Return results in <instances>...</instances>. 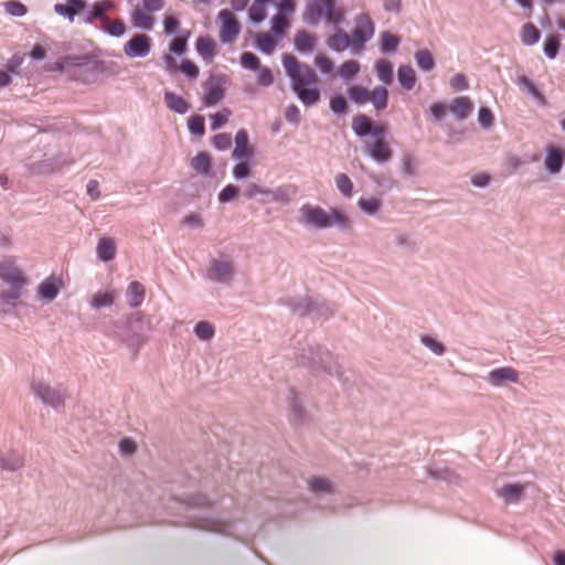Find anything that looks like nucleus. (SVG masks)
Masks as SVG:
<instances>
[{"label": "nucleus", "instance_id": "nucleus-2", "mask_svg": "<svg viewBox=\"0 0 565 565\" xmlns=\"http://www.w3.org/2000/svg\"><path fill=\"white\" fill-rule=\"evenodd\" d=\"M296 361L299 365L310 369L315 373H327L341 379L342 372L331 353L320 345L305 343L296 349Z\"/></svg>", "mask_w": 565, "mask_h": 565}, {"label": "nucleus", "instance_id": "nucleus-34", "mask_svg": "<svg viewBox=\"0 0 565 565\" xmlns=\"http://www.w3.org/2000/svg\"><path fill=\"white\" fill-rule=\"evenodd\" d=\"M113 8L110 1L104 0L93 4L90 12H87L84 17V22L87 24L93 23L94 20H99L106 12Z\"/></svg>", "mask_w": 565, "mask_h": 565}, {"label": "nucleus", "instance_id": "nucleus-25", "mask_svg": "<svg viewBox=\"0 0 565 565\" xmlns=\"http://www.w3.org/2000/svg\"><path fill=\"white\" fill-rule=\"evenodd\" d=\"M289 305L292 311L299 316H305L313 311L318 312L321 309L317 301L307 297L294 299Z\"/></svg>", "mask_w": 565, "mask_h": 565}, {"label": "nucleus", "instance_id": "nucleus-31", "mask_svg": "<svg viewBox=\"0 0 565 565\" xmlns=\"http://www.w3.org/2000/svg\"><path fill=\"white\" fill-rule=\"evenodd\" d=\"M294 194L295 191L290 185H281L276 189H267V192L265 193V195L269 196L271 202L281 204H289Z\"/></svg>", "mask_w": 565, "mask_h": 565}, {"label": "nucleus", "instance_id": "nucleus-16", "mask_svg": "<svg viewBox=\"0 0 565 565\" xmlns=\"http://www.w3.org/2000/svg\"><path fill=\"white\" fill-rule=\"evenodd\" d=\"M565 160V152L557 147L550 146L546 148V156L544 159V168L550 174H557L561 172Z\"/></svg>", "mask_w": 565, "mask_h": 565}, {"label": "nucleus", "instance_id": "nucleus-33", "mask_svg": "<svg viewBox=\"0 0 565 565\" xmlns=\"http://www.w3.org/2000/svg\"><path fill=\"white\" fill-rule=\"evenodd\" d=\"M315 41L313 35L306 30H301L295 36V47L300 53H309L315 47Z\"/></svg>", "mask_w": 565, "mask_h": 565}, {"label": "nucleus", "instance_id": "nucleus-4", "mask_svg": "<svg viewBox=\"0 0 565 565\" xmlns=\"http://www.w3.org/2000/svg\"><path fill=\"white\" fill-rule=\"evenodd\" d=\"M0 280L7 285L6 289L0 290V300L6 305L15 306L23 296L28 278L13 260L8 258L0 263Z\"/></svg>", "mask_w": 565, "mask_h": 565}, {"label": "nucleus", "instance_id": "nucleus-39", "mask_svg": "<svg viewBox=\"0 0 565 565\" xmlns=\"http://www.w3.org/2000/svg\"><path fill=\"white\" fill-rule=\"evenodd\" d=\"M193 332L199 340L210 342L215 335V328L209 321H199L195 323Z\"/></svg>", "mask_w": 565, "mask_h": 565}, {"label": "nucleus", "instance_id": "nucleus-38", "mask_svg": "<svg viewBox=\"0 0 565 565\" xmlns=\"http://www.w3.org/2000/svg\"><path fill=\"white\" fill-rule=\"evenodd\" d=\"M191 168L199 174L206 175L211 170V158L206 152H199L191 160Z\"/></svg>", "mask_w": 565, "mask_h": 565}, {"label": "nucleus", "instance_id": "nucleus-32", "mask_svg": "<svg viewBox=\"0 0 565 565\" xmlns=\"http://www.w3.org/2000/svg\"><path fill=\"white\" fill-rule=\"evenodd\" d=\"M116 255V245L113 238L103 237L99 239L97 245V256L103 262H109L114 259Z\"/></svg>", "mask_w": 565, "mask_h": 565}, {"label": "nucleus", "instance_id": "nucleus-5", "mask_svg": "<svg viewBox=\"0 0 565 565\" xmlns=\"http://www.w3.org/2000/svg\"><path fill=\"white\" fill-rule=\"evenodd\" d=\"M354 30L351 41L353 43V55H361L365 44L370 42L375 33V25L369 13H360L354 18Z\"/></svg>", "mask_w": 565, "mask_h": 565}, {"label": "nucleus", "instance_id": "nucleus-57", "mask_svg": "<svg viewBox=\"0 0 565 565\" xmlns=\"http://www.w3.org/2000/svg\"><path fill=\"white\" fill-rule=\"evenodd\" d=\"M212 145L220 151L227 150L232 145V137L230 134H217L212 138Z\"/></svg>", "mask_w": 565, "mask_h": 565}, {"label": "nucleus", "instance_id": "nucleus-29", "mask_svg": "<svg viewBox=\"0 0 565 565\" xmlns=\"http://www.w3.org/2000/svg\"><path fill=\"white\" fill-rule=\"evenodd\" d=\"M289 403V418L294 424H299L305 420V409L300 399L295 391H290L288 395Z\"/></svg>", "mask_w": 565, "mask_h": 565}, {"label": "nucleus", "instance_id": "nucleus-7", "mask_svg": "<svg viewBox=\"0 0 565 565\" xmlns=\"http://www.w3.org/2000/svg\"><path fill=\"white\" fill-rule=\"evenodd\" d=\"M151 46L152 40L149 35L137 33L125 43L124 53L129 58H143L150 53Z\"/></svg>", "mask_w": 565, "mask_h": 565}, {"label": "nucleus", "instance_id": "nucleus-46", "mask_svg": "<svg viewBox=\"0 0 565 565\" xmlns=\"http://www.w3.org/2000/svg\"><path fill=\"white\" fill-rule=\"evenodd\" d=\"M377 77L384 84H391L393 81V66L386 60H379L375 65Z\"/></svg>", "mask_w": 565, "mask_h": 565}, {"label": "nucleus", "instance_id": "nucleus-35", "mask_svg": "<svg viewBox=\"0 0 565 565\" xmlns=\"http://www.w3.org/2000/svg\"><path fill=\"white\" fill-rule=\"evenodd\" d=\"M397 78L401 86L406 90H411L415 86L416 74L409 65H401L398 67Z\"/></svg>", "mask_w": 565, "mask_h": 565}, {"label": "nucleus", "instance_id": "nucleus-21", "mask_svg": "<svg viewBox=\"0 0 565 565\" xmlns=\"http://www.w3.org/2000/svg\"><path fill=\"white\" fill-rule=\"evenodd\" d=\"M449 110L458 120L467 119L473 110V104L467 96H460L452 99Z\"/></svg>", "mask_w": 565, "mask_h": 565}, {"label": "nucleus", "instance_id": "nucleus-23", "mask_svg": "<svg viewBox=\"0 0 565 565\" xmlns=\"http://www.w3.org/2000/svg\"><path fill=\"white\" fill-rule=\"evenodd\" d=\"M321 0H308L302 15L303 21L309 25H317L323 19Z\"/></svg>", "mask_w": 565, "mask_h": 565}, {"label": "nucleus", "instance_id": "nucleus-1", "mask_svg": "<svg viewBox=\"0 0 565 565\" xmlns=\"http://www.w3.org/2000/svg\"><path fill=\"white\" fill-rule=\"evenodd\" d=\"M282 65L291 81V88L306 107H311L320 100L317 88L318 76L316 72L291 54L282 55Z\"/></svg>", "mask_w": 565, "mask_h": 565}, {"label": "nucleus", "instance_id": "nucleus-44", "mask_svg": "<svg viewBox=\"0 0 565 565\" xmlns=\"http://www.w3.org/2000/svg\"><path fill=\"white\" fill-rule=\"evenodd\" d=\"M541 33L533 23H525L521 31V41L524 45H534L539 42Z\"/></svg>", "mask_w": 565, "mask_h": 565}, {"label": "nucleus", "instance_id": "nucleus-63", "mask_svg": "<svg viewBox=\"0 0 565 565\" xmlns=\"http://www.w3.org/2000/svg\"><path fill=\"white\" fill-rule=\"evenodd\" d=\"M315 64L323 74H331L334 68L333 62L328 56L321 54L317 55Z\"/></svg>", "mask_w": 565, "mask_h": 565}, {"label": "nucleus", "instance_id": "nucleus-53", "mask_svg": "<svg viewBox=\"0 0 565 565\" xmlns=\"http://www.w3.org/2000/svg\"><path fill=\"white\" fill-rule=\"evenodd\" d=\"M359 71H360V64L354 60H350V61L344 62L340 66L339 75L342 78L350 79L353 76H355L359 73Z\"/></svg>", "mask_w": 565, "mask_h": 565}, {"label": "nucleus", "instance_id": "nucleus-14", "mask_svg": "<svg viewBox=\"0 0 565 565\" xmlns=\"http://www.w3.org/2000/svg\"><path fill=\"white\" fill-rule=\"evenodd\" d=\"M364 151L377 163H385L392 158V150L386 140L366 142Z\"/></svg>", "mask_w": 565, "mask_h": 565}, {"label": "nucleus", "instance_id": "nucleus-20", "mask_svg": "<svg viewBox=\"0 0 565 565\" xmlns=\"http://www.w3.org/2000/svg\"><path fill=\"white\" fill-rule=\"evenodd\" d=\"M86 8L84 0H67L66 3H56L54 6V12L58 15L64 17L70 22H73L75 15Z\"/></svg>", "mask_w": 565, "mask_h": 565}, {"label": "nucleus", "instance_id": "nucleus-11", "mask_svg": "<svg viewBox=\"0 0 565 565\" xmlns=\"http://www.w3.org/2000/svg\"><path fill=\"white\" fill-rule=\"evenodd\" d=\"M32 391L45 405L58 408L63 404V396L61 393L44 382L40 381L33 383Z\"/></svg>", "mask_w": 565, "mask_h": 565}, {"label": "nucleus", "instance_id": "nucleus-62", "mask_svg": "<svg viewBox=\"0 0 565 565\" xmlns=\"http://www.w3.org/2000/svg\"><path fill=\"white\" fill-rule=\"evenodd\" d=\"M231 111L228 109H223L217 111L216 114L211 116V129L217 130L220 129L228 119Z\"/></svg>", "mask_w": 565, "mask_h": 565}, {"label": "nucleus", "instance_id": "nucleus-12", "mask_svg": "<svg viewBox=\"0 0 565 565\" xmlns=\"http://www.w3.org/2000/svg\"><path fill=\"white\" fill-rule=\"evenodd\" d=\"M92 61L88 55H68L61 58L60 62L56 63L57 67L62 71L71 73L74 70L73 74L77 72H82L85 70L94 71L95 67H90Z\"/></svg>", "mask_w": 565, "mask_h": 565}, {"label": "nucleus", "instance_id": "nucleus-41", "mask_svg": "<svg viewBox=\"0 0 565 565\" xmlns=\"http://www.w3.org/2000/svg\"><path fill=\"white\" fill-rule=\"evenodd\" d=\"M358 207L366 215L374 216L382 207V201L376 198H360Z\"/></svg>", "mask_w": 565, "mask_h": 565}, {"label": "nucleus", "instance_id": "nucleus-40", "mask_svg": "<svg viewBox=\"0 0 565 565\" xmlns=\"http://www.w3.org/2000/svg\"><path fill=\"white\" fill-rule=\"evenodd\" d=\"M399 45V39L390 31H384L380 35V51L383 54L394 52Z\"/></svg>", "mask_w": 565, "mask_h": 565}, {"label": "nucleus", "instance_id": "nucleus-47", "mask_svg": "<svg viewBox=\"0 0 565 565\" xmlns=\"http://www.w3.org/2000/svg\"><path fill=\"white\" fill-rule=\"evenodd\" d=\"M335 186L344 198H351L353 194V183L345 173H339L334 178Z\"/></svg>", "mask_w": 565, "mask_h": 565}, {"label": "nucleus", "instance_id": "nucleus-6", "mask_svg": "<svg viewBox=\"0 0 565 565\" xmlns=\"http://www.w3.org/2000/svg\"><path fill=\"white\" fill-rule=\"evenodd\" d=\"M235 276V265L230 259H212L206 269V279L222 285H230Z\"/></svg>", "mask_w": 565, "mask_h": 565}, {"label": "nucleus", "instance_id": "nucleus-49", "mask_svg": "<svg viewBox=\"0 0 565 565\" xmlns=\"http://www.w3.org/2000/svg\"><path fill=\"white\" fill-rule=\"evenodd\" d=\"M420 343L438 356L444 355L446 352L445 345L430 335H422Z\"/></svg>", "mask_w": 565, "mask_h": 565}, {"label": "nucleus", "instance_id": "nucleus-10", "mask_svg": "<svg viewBox=\"0 0 565 565\" xmlns=\"http://www.w3.org/2000/svg\"><path fill=\"white\" fill-rule=\"evenodd\" d=\"M484 380L491 386L501 387L509 383H518L519 372L511 366H502L490 371Z\"/></svg>", "mask_w": 565, "mask_h": 565}, {"label": "nucleus", "instance_id": "nucleus-58", "mask_svg": "<svg viewBox=\"0 0 565 565\" xmlns=\"http://www.w3.org/2000/svg\"><path fill=\"white\" fill-rule=\"evenodd\" d=\"M239 189L234 184H227L220 193L218 201L221 203H228L237 198Z\"/></svg>", "mask_w": 565, "mask_h": 565}, {"label": "nucleus", "instance_id": "nucleus-51", "mask_svg": "<svg viewBox=\"0 0 565 565\" xmlns=\"http://www.w3.org/2000/svg\"><path fill=\"white\" fill-rule=\"evenodd\" d=\"M3 7L6 13L11 17H23L28 12L26 7L18 0L6 1Z\"/></svg>", "mask_w": 565, "mask_h": 565}, {"label": "nucleus", "instance_id": "nucleus-45", "mask_svg": "<svg viewBox=\"0 0 565 565\" xmlns=\"http://www.w3.org/2000/svg\"><path fill=\"white\" fill-rule=\"evenodd\" d=\"M224 97L223 89L218 85L207 83L205 86L204 103L206 106L216 105Z\"/></svg>", "mask_w": 565, "mask_h": 565}, {"label": "nucleus", "instance_id": "nucleus-19", "mask_svg": "<svg viewBox=\"0 0 565 565\" xmlns=\"http://www.w3.org/2000/svg\"><path fill=\"white\" fill-rule=\"evenodd\" d=\"M525 487L519 483H510L497 490V495L507 504L519 503L524 497Z\"/></svg>", "mask_w": 565, "mask_h": 565}, {"label": "nucleus", "instance_id": "nucleus-27", "mask_svg": "<svg viewBox=\"0 0 565 565\" xmlns=\"http://www.w3.org/2000/svg\"><path fill=\"white\" fill-rule=\"evenodd\" d=\"M515 84L520 87V89L532 95L533 98L542 106L546 104L545 96L536 88L534 83L526 77L525 75H520L515 78Z\"/></svg>", "mask_w": 565, "mask_h": 565}, {"label": "nucleus", "instance_id": "nucleus-9", "mask_svg": "<svg viewBox=\"0 0 565 565\" xmlns=\"http://www.w3.org/2000/svg\"><path fill=\"white\" fill-rule=\"evenodd\" d=\"M190 518L193 519L191 522V526L193 527L226 535L232 534L233 524L227 521L203 515H190Z\"/></svg>", "mask_w": 565, "mask_h": 565}, {"label": "nucleus", "instance_id": "nucleus-3", "mask_svg": "<svg viewBox=\"0 0 565 565\" xmlns=\"http://www.w3.org/2000/svg\"><path fill=\"white\" fill-rule=\"evenodd\" d=\"M299 222L308 228L323 230L335 226L347 230L351 226L350 218L337 209L324 210L307 203L299 209Z\"/></svg>", "mask_w": 565, "mask_h": 565}, {"label": "nucleus", "instance_id": "nucleus-64", "mask_svg": "<svg viewBox=\"0 0 565 565\" xmlns=\"http://www.w3.org/2000/svg\"><path fill=\"white\" fill-rule=\"evenodd\" d=\"M478 121L483 129L490 128L493 125L492 111L487 107H481L478 114Z\"/></svg>", "mask_w": 565, "mask_h": 565}, {"label": "nucleus", "instance_id": "nucleus-8", "mask_svg": "<svg viewBox=\"0 0 565 565\" xmlns=\"http://www.w3.org/2000/svg\"><path fill=\"white\" fill-rule=\"evenodd\" d=\"M218 19L222 22L220 40L224 44L233 43L239 33V23L230 10L218 12Z\"/></svg>", "mask_w": 565, "mask_h": 565}, {"label": "nucleus", "instance_id": "nucleus-30", "mask_svg": "<svg viewBox=\"0 0 565 565\" xmlns=\"http://www.w3.org/2000/svg\"><path fill=\"white\" fill-rule=\"evenodd\" d=\"M117 292L115 290L98 291L92 296L89 305L94 309L110 307L115 303Z\"/></svg>", "mask_w": 565, "mask_h": 565}, {"label": "nucleus", "instance_id": "nucleus-55", "mask_svg": "<svg viewBox=\"0 0 565 565\" xmlns=\"http://www.w3.org/2000/svg\"><path fill=\"white\" fill-rule=\"evenodd\" d=\"M265 4L254 1L248 10V15L252 22L260 23L266 18Z\"/></svg>", "mask_w": 565, "mask_h": 565}, {"label": "nucleus", "instance_id": "nucleus-15", "mask_svg": "<svg viewBox=\"0 0 565 565\" xmlns=\"http://www.w3.org/2000/svg\"><path fill=\"white\" fill-rule=\"evenodd\" d=\"M235 148L232 157L235 160H249L254 157V149L249 146L248 134L241 129L235 135Z\"/></svg>", "mask_w": 565, "mask_h": 565}, {"label": "nucleus", "instance_id": "nucleus-60", "mask_svg": "<svg viewBox=\"0 0 565 565\" xmlns=\"http://www.w3.org/2000/svg\"><path fill=\"white\" fill-rule=\"evenodd\" d=\"M559 50V41L556 36H550L544 43V53L548 58H555Z\"/></svg>", "mask_w": 565, "mask_h": 565}, {"label": "nucleus", "instance_id": "nucleus-13", "mask_svg": "<svg viewBox=\"0 0 565 565\" xmlns=\"http://www.w3.org/2000/svg\"><path fill=\"white\" fill-rule=\"evenodd\" d=\"M62 288V280L55 276L45 278L36 288L38 297L43 302H52Z\"/></svg>", "mask_w": 565, "mask_h": 565}, {"label": "nucleus", "instance_id": "nucleus-50", "mask_svg": "<svg viewBox=\"0 0 565 565\" xmlns=\"http://www.w3.org/2000/svg\"><path fill=\"white\" fill-rule=\"evenodd\" d=\"M309 487L311 491L318 494L332 492V484L326 478H312L311 480H309Z\"/></svg>", "mask_w": 565, "mask_h": 565}, {"label": "nucleus", "instance_id": "nucleus-17", "mask_svg": "<svg viewBox=\"0 0 565 565\" xmlns=\"http://www.w3.org/2000/svg\"><path fill=\"white\" fill-rule=\"evenodd\" d=\"M335 32L327 39V45L330 50L341 53L345 50H350L353 55V43L351 41V36L343 31L340 25L334 26Z\"/></svg>", "mask_w": 565, "mask_h": 565}, {"label": "nucleus", "instance_id": "nucleus-54", "mask_svg": "<svg viewBox=\"0 0 565 565\" xmlns=\"http://www.w3.org/2000/svg\"><path fill=\"white\" fill-rule=\"evenodd\" d=\"M188 128L191 134L202 137L205 132L204 118L199 115H194L188 120Z\"/></svg>", "mask_w": 565, "mask_h": 565}, {"label": "nucleus", "instance_id": "nucleus-36", "mask_svg": "<svg viewBox=\"0 0 565 565\" xmlns=\"http://www.w3.org/2000/svg\"><path fill=\"white\" fill-rule=\"evenodd\" d=\"M372 120L364 114H359L353 118L352 129L359 137H365L371 134Z\"/></svg>", "mask_w": 565, "mask_h": 565}, {"label": "nucleus", "instance_id": "nucleus-56", "mask_svg": "<svg viewBox=\"0 0 565 565\" xmlns=\"http://www.w3.org/2000/svg\"><path fill=\"white\" fill-rule=\"evenodd\" d=\"M395 244L404 249L414 250L416 243L412 239L411 235L405 232H397L395 234Z\"/></svg>", "mask_w": 565, "mask_h": 565}, {"label": "nucleus", "instance_id": "nucleus-37", "mask_svg": "<svg viewBox=\"0 0 565 565\" xmlns=\"http://www.w3.org/2000/svg\"><path fill=\"white\" fill-rule=\"evenodd\" d=\"M370 102L376 110H383L387 107L388 92L384 86H376L370 92Z\"/></svg>", "mask_w": 565, "mask_h": 565}, {"label": "nucleus", "instance_id": "nucleus-22", "mask_svg": "<svg viewBox=\"0 0 565 565\" xmlns=\"http://www.w3.org/2000/svg\"><path fill=\"white\" fill-rule=\"evenodd\" d=\"M130 20L136 29L143 31H151L154 25V18L141 7H137L131 11Z\"/></svg>", "mask_w": 565, "mask_h": 565}, {"label": "nucleus", "instance_id": "nucleus-18", "mask_svg": "<svg viewBox=\"0 0 565 565\" xmlns=\"http://www.w3.org/2000/svg\"><path fill=\"white\" fill-rule=\"evenodd\" d=\"M323 19L327 23L339 26L345 20V13L342 7L335 4V0H321Z\"/></svg>", "mask_w": 565, "mask_h": 565}, {"label": "nucleus", "instance_id": "nucleus-26", "mask_svg": "<svg viewBox=\"0 0 565 565\" xmlns=\"http://www.w3.org/2000/svg\"><path fill=\"white\" fill-rule=\"evenodd\" d=\"M163 98L167 107L173 113L183 115L190 108L188 102L173 92H166Z\"/></svg>", "mask_w": 565, "mask_h": 565}, {"label": "nucleus", "instance_id": "nucleus-42", "mask_svg": "<svg viewBox=\"0 0 565 565\" xmlns=\"http://www.w3.org/2000/svg\"><path fill=\"white\" fill-rule=\"evenodd\" d=\"M196 51L203 60L211 61L215 54V43L207 36L199 38L196 41Z\"/></svg>", "mask_w": 565, "mask_h": 565}, {"label": "nucleus", "instance_id": "nucleus-24", "mask_svg": "<svg viewBox=\"0 0 565 565\" xmlns=\"http://www.w3.org/2000/svg\"><path fill=\"white\" fill-rule=\"evenodd\" d=\"M23 463V457L18 451H0V468L3 470L17 471Z\"/></svg>", "mask_w": 565, "mask_h": 565}, {"label": "nucleus", "instance_id": "nucleus-48", "mask_svg": "<svg viewBox=\"0 0 565 565\" xmlns=\"http://www.w3.org/2000/svg\"><path fill=\"white\" fill-rule=\"evenodd\" d=\"M350 98L359 104L364 105L370 102V90L362 86H352L348 90Z\"/></svg>", "mask_w": 565, "mask_h": 565}, {"label": "nucleus", "instance_id": "nucleus-52", "mask_svg": "<svg viewBox=\"0 0 565 565\" xmlns=\"http://www.w3.org/2000/svg\"><path fill=\"white\" fill-rule=\"evenodd\" d=\"M256 43L259 51L263 53L270 54L276 42L270 38L268 33L260 32L256 35Z\"/></svg>", "mask_w": 565, "mask_h": 565}, {"label": "nucleus", "instance_id": "nucleus-28", "mask_svg": "<svg viewBox=\"0 0 565 565\" xmlns=\"http://www.w3.org/2000/svg\"><path fill=\"white\" fill-rule=\"evenodd\" d=\"M130 308H138L145 299V287L139 281H131L126 291Z\"/></svg>", "mask_w": 565, "mask_h": 565}, {"label": "nucleus", "instance_id": "nucleus-59", "mask_svg": "<svg viewBox=\"0 0 565 565\" xmlns=\"http://www.w3.org/2000/svg\"><path fill=\"white\" fill-rule=\"evenodd\" d=\"M288 28V21L287 19L281 14H276L271 20V32L280 36L285 33L286 29Z\"/></svg>", "mask_w": 565, "mask_h": 565}, {"label": "nucleus", "instance_id": "nucleus-61", "mask_svg": "<svg viewBox=\"0 0 565 565\" xmlns=\"http://www.w3.org/2000/svg\"><path fill=\"white\" fill-rule=\"evenodd\" d=\"M241 64L246 70H258L259 58L252 52H244L241 56Z\"/></svg>", "mask_w": 565, "mask_h": 565}, {"label": "nucleus", "instance_id": "nucleus-43", "mask_svg": "<svg viewBox=\"0 0 565 565\" xmlns=\"http://www.w3.org/2000/svg\"><path fill=\"white\" fill-rule=\"evenodd\" d=\"M417 66L424 72H430L435 67V60L428 50H419L414 55Z\"/></svg>", "mask_w": 565, "mask_h": 565}]
</instances>
